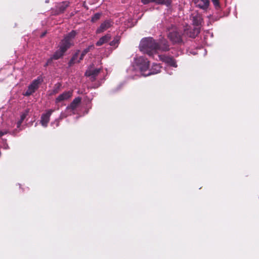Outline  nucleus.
Segmentation results:
<instances>
[{"mask_svg": "<svg viewBox=\"0 0 259 259\" xmlns=\"http://www.w3.org/2000/svg\"><path fill=\"white\" fill-rule=\"evenodd\" d=\"M40 81L39 79L34 80L32 83L29 85L28 90L23 95L26 96H28L31 95L38 88V84L40 83Z\"/></svg>", "mask_w": 259, "mask_h": 259, "instance_id": "nucleus-5", "label": "nucleus"}, {"mask_svg": "<svg viewBox=\"0 0 259 259\" xmlns=\"http://www.w3.org/2000/svg\"><path fill=\"white\" fill-rule=\"evenodd\" d=\"M94 46L93 45H91V46H89L87 48H86L85 49H84L81 54V56H80V60H82L84 57V56L87 53H88L90 50L91 49H93L94 48Z\"/></svg>", "mask_w": 259, "mask_h": 259, "instance_id": "nucleus-18", "label": "nucleus"}, {"mask_svg": "<svg viewBox=\"0 0 259 259\" xmlns=\"http://www.w3.org/2000/svg\"><path fill=\"white\" fill-rule=\"evenodd\" d=\"M53 110H48L45 114L42 115L41 117V124L42 126L46 127L50 120V117L52 113L53 112Z\"/></svg>", "mask_w": 259, "mask_h": 259, "instance_id": "nucleus-7", "label": "nucleus"}, {"mask_svg": "<svg viewBox=\"0 0 259 259\" xmlns=\"http://www.w3.org/2000/svg\"><path fill=\"white\" fill-rule=\"evenodd\" d=\"M185 31L189 36L191 37H195L199 34L200 32V28L199 27H196L194 28L192 31H189L188 30L185 29Z\"/></svg>", "mask_w": 259, "mask_h": 259, "instance_id": "nucleus-14", "label": "nucleus"}, {"mask_svg": "<svg viewBox=\"0 0 259 259\" xmlns=\"http://www.w3.org/2000/svg\"><path fill=\"white\" fill-rule=\"evenodd\" d=\"M157 42L152 37L142 39L140 42V50L149 56L157 53Z\"/></svg>", "mask_w": 259, "mask_h": 259, "instance_id": "nucleus-2", "label": "nucleus"}, {"mask_svg": "<svg viewBox=\"0 0 259 259\" xmlns=\"http://www.w3.org/2000/svg\"><path fill=\"white\" fill-rule=\"evenodd\" d=\"M157 42V52L158 51H166L169 50V46L167 44V41L164 39H160Z\"/></svg>", "mask_w": 259, "mask_h": 259, "instance_id": "nucleus-8", "label": "nucleus"}, {"mask_svg": "<svg viewBox=\"0 0 259 259\" xmlns=\"http://www.w3.org/2000/svg\"><path fill=\"white\" fill-rule=\"evenodd\" d=\"M45 35V33H42V34L41 35V37L44 36Z\"/></svg>", "mask_w": 259, "mask_h": 259, "instance_id": "nucleus-26", "label": "nucleus"}, {"mask_svg": "<svg viewBox=\"0 0 259 259\" xmlns=\"http://www.w3.org/2000/svg\"><path fill=\"white\" fill-rule=\"evenodd\" d=\"M72 93L73 92L72 91L64 92L56 98L55 100L56 103H60L69 100L72 96Z\"/></svg>", "mask_w": 259, "mask_h": 259, "instance_id": "nucleus-4", "label": "nucleus"}, {"mask_svg": "<svg viewBox=\"0 0 259 259\" xmlns=\"http://www.w3.org/2000/svg\"><path fill=\"white\" fill-rule=\"evenodd\" d=\"M192 20L193 22V24L194 26L199 27L198 26L201 24L202 22V18L201 16L197 14H193L192 15Z\"/></svg>", "mask_w": 259, "mask_h": 259, "instance_id": "nucleus-12", "label": "nucleus"}, {"mask_svg": "<svg viewBox=\"0 0 259 259\" xmlns=\"http://www.w3.org/2000/svg\"><path fill=\"white\" fill-rule=\"evenodd\" d=\"M111 35L109 34H107L101 37L99 40L96 42L97 46H100L108 42L111 39Z\"/></svg>", "mask_w": 259, "mask_h": 259, "instance_id": "nucleus-13", "label": "nucleus"}, {"mask_svg": "<svg viewBox=\"0 0 259 259\" xmlns=\"http://www.w3.org/2000/svg\"><path fill=\"white\" fill-rule=\"evenodd\" d=\"M142 2L144 4H147L151 2H154L158 4H165L166 5H169L170 4V2L168 1L165 2L164 0H141Z\"/></svg>", "mask_w": 259, "mask_h": 259, "instance_id": "nucleus-15", "label": "nucleus"}, {"mask_svg": "<svg viewBox=\"0 0 259 259\" xmlns=\"http://www.w3.org/2000/svg\"><path fill=\"white\" fill-rule=\"evenodd\" d=\"M81 98L80 97L75 98L70 104L67 107V109H71L72 110L75 109L80 104Z\"/></svg>", "mask_w": 259, "mask_h": 259, "instance_id": "nucleus-11", "label": "nucleus"}, {"mask_svg": "<svg viewBox=\"0 0 259 259\" xmlns=\"http://www.w3.org/2000/svg\"><path fill=\"white\" fill-rule=\"evenodd\" d=\"M22 122H23V121H21V120H20L17 122V127H19L21 125V123H22Z\"/></svg>", "mask_w": 259, "mask_h": 259, "instance_id": "nucleus-25", "label": "nucleus"}, {"mask_svg": "<svg viewBox=\"0 0 259 259\" xmlns=\"http://www.w3.org/2000/svg\"><path fill=\"white\" fill-rule=\"evenodd\" d=\"M213 4L216 8H218L220 7L219 1L220 0H211Z\"/></svg>", "mask_w": 259, "mask_h": 259, "instance_id": "nucleus-23", "label": "nucleus"}, {"mask_svg": "<svg viewBox=\"0 0 259 259\" xmlns=\"http://www.w3.org/2000/svg\"><path fill=\"white\" fill-rule=\"evenodd\" d=\"M100 71V70L99 69H94L93 70H88L86 73H85V75L87 76H95L96 75H97Z\"/></svg>", "mask_w": 259, "mask_h": 259, "instance_id": "nucleus-16", "label": "nucleus"}, {"mask_svg": "<svg viewBox=\"0 0 259 259\" xmlns=\"http://www.w3.org/2000/svg\"><path fill=\"white\" fill-rule=\"evenodd\" d=\"M100 16H101V14H100V13H97V14H95L94 16L92 18V21L94 22V21L98 20L100 18Z\"/></svg>", "mask_w": 259, "mask_h": 259, "instance_id": "nucleus-21", "label": "nucleus"}, {"mask_svg": "<svg viewBox=\"0 0 259 259\" xmlns=\"http://www.w3.org/2000/svg\"><path fill=\"white\" fill-rule=\"evenodd\" d=\"M76 34V32L75 31H72L65 37L61 42L59 50L53 55V59H58L60 58L68 48L73 45V39Z\"/></svg>", "mask_w": 259, "mask_h": 259, "instance_id": "nucleus-3", "label": "nucleus"}, {"mask_svg": "<svg viewBox=\"0 0 259 259\" xmlns=\"http://www.w3.org/2000/svg\"><path fill=\"white\" fill-rule=\"evenodd\" d=\"M119 39L118 37L114 38L112 41L110 42V45L111 46L117 47Z\"/></svg>", "mask_w": 259, "mask_h": 259, "instance_id": "nucleus-20", "label": "nucleus"}, {"mask_svg": "<svg viewBox=\"0 0 259 259\" xmlns=\"http://www.w3.org/2000/svg\"><path fill=\"white\" fill-rule=\"evenodd\" d=\"M169 39L174 42H179L181 41V36L176 29L169 32L168 34Z\"/></svg>", "mask_w": 259, "mask_h": 259, "instance_id": "nucleus-6", "label": "nucleus"}, {"mask_svg": "<svg viewBox=\"0 0 259 259\" xmlns=\"http://www.w3.org/2000/svg\"><path fill=\"white\" fill-rule=\"evenodd\" d=\"M195 5L200 9L205 10L209 5V0H193Z\"/></svg>", "mask_w": 259, "mask_h": 259, "instance_id": "nucleus-9", "label": "nucleus"}, {"mask_svg": "<svg viewBox=\"0 0 259 259\" xmlns=\"http://www.w3.org/2000/svg\"><path fill=\"white\" fill-rule=\"evenodd\" d=\"M60 84H57V86L52 90L49 91V95L50 96L54 95L57 93H58L60 90Z\"/></svg>", "mask_w": 259, "mask_h": 259, "instance_id": "nucleus-19", "label": "nucleus"}, {"mask_svg": "<svg viewBox=\"0 0 259 259\" xmlns=\"http://www.w3.org/2000/svg\"><path fill=\"white\" fill-rule=\"evenodd\" d=\"M136 63L138 66L143 76H147L151 74H156L160 72V67L158 64L153 66L152 70H149V62L147 59L140 57L136 60Z\"/></svg>", "mask_w": 259, "mask_h": 259, "instance_id": "nucleus-1", "label": "nucleus"}, {"mask_svg": "<svg viewBox=\"0 0 259 259\" xmlns=\"http://www.w3.org/2000/svg\"><path fill=\"white\" fill-rule=\"evenodd\" d=\"M112 26V23L109 21H105L103 23H102L100 27L97 29L96 33H100L103 32L108 29Z\"/></svg>", "mask_w": 259, "mask_h": 259, "instance_id": "nucleus-10", "label": "nucleus"}, {"mask_svg": "<svg viewBox=\"0 0 259 259\" xmlns=\"http://www.w3.org/2000/svg\"><path fill=\"white\" fill-rule=\"evenodd\" d=\"M28 113V110H26L21 115L20 120L23 121Z\"/></svg>", "mask_w": 259, "mask_h": 259, "instance_id": "nucleus-22", "label": "nucleus"}, {"mask_svg": "<svg viewBox=\"0 0 259 259\" xmlns=\"http://www.w3.org/2000/svg\"><path fill=\"white\" fill-rule=\"evenodd\" d=\"M6 133H7L6 131H5V132L0 131V137L3 136V135L6 134Z\"/></svg>", "mask_w": 259, "mask_h": 259, "instance_id": "nucleus-24", "label": "nucleus"}, {"mask_svg": "<svg viewBox=\"0 0 259 259\" xmlns=\"http://www.w3.org/2000/svg\"><path fill=\"white\" fill-rule=\"evenodd\" d=\"M159 57L160 58V59L163 60V61L169 63L170 65L175 67L177 66L175 65V63L174 62V60L172 59L166 57L161 58L160 56H159Z\"/></svg>", "mask_w": 259, "mask_h": 259, "instance_id": "nucleus-17", "label": "nucleus"}]
</instances>
